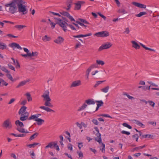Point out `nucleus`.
I'll list each match as a JSON object with an SVG mask.
<instances>
[{
  "instance_id": "f257e3e1",
  "label": "nucleus",
  "mask_w": 159,
  "mask_h": 159,
  "mask_svg": "<svg viewBox=\"0 0 159 159\" xmlns=\"http://www.w3.org/2000/svg\"><path fill=\"white\" fill-rule=\"evenodd\" d=\"M49 94L50 93L49 91L46 90L44 92L43 95L41 96V97L43 98V101L45 102L44 105L45 106H40L39 108L44 110L48 112H54L55 111L47 107H53V105L50 102L51 99L49 97Z\"/></svg>"
},
{
  "instance_id": "f03ea898",
  "label": "nucleus",
  "mask_w": 159,
  "mask_h": 159,
  "mask_svg": "<svg viewBox=\"0 0 159 159\" xmlns=\"http://www.w3.org/2000/svg\"><path fill=\"white\" fill-rule=\"evenodd\" d=\"M16 5L17 4L15 0H13L10 3L5 4V6L7 7H9V11L12 14H14L16 12L17 10Z\"/></svg>"
},
{
  "instance_id": "7ed1b4c3",
  "label": "nucleus",
  "mask_w": 159,
  "mask_h": 159,
  "mask_svg": "<svg viewBox=\"0 0 159 159\" xmlns=\"http://www.w3.org/2000/svg\"><path fill=\"white\" fill-rule=\"evenodd\" d=\"M54 19L56 24L59 25V26L61 27L65 32H66L67 31V30L66 28L67 25V22L66 21H63L61 19L59 18H54Z\"/></svg>"
},
{
  "instance_id": "20e7f679",
  "label": "nucleus",
  "mask_w": 159,
  "mask_h": 159,
  "mask_svg": "<svg viewBox=\"0 0 159 159\" xmlns=\"http://www.w3.org/2000/svg\"><path fill=\"white\" fill-rule=\"evenodd\" d=\"M18 11L19 12H22V14H25L27 13L26 6L22 4V3H17Z\"/></svg>"
},
{
  "instance_id": "39448f33",
  "label": "nucleus",
  "mask_w": 159,
  "mask_h": 159,
  "mask_svg": "<svg viewBox=\"0 0 159 159\" xmlns=\"http://www.w3.org/2000/svg\"><path fill=\"white\" fill-rule=\"evenodd\" d=\"M94 129L98 132L96 134L97 137L95 138V140L97 141L100 143V144H102L103 148H105V144H103L102 142V139L101 137V134L99 132V130L98 128L97 127H95L94 128Z\"/></svg>"
},
{
  "instance_id": "423d86ee",
  "label": "nucleus",
  "mask_w": 159,
  "mask_h": 159,
  "mask_svg": "<svg viewBox=\"0 0 159 159\" xmlns=\"http://www.w3.org/2000/svg\"><path fill=\"white\" fill-rule=\"evenodd\" d=\"M112 46L110 43L107 42L102 44L98 48V51H101L102 50L107 49L110 48Z\"/></svg>"
},
{
  "instance_id": "0eeeda50",
  "label": "nucleus",
  "mask_w": 159,
  "mask_h": 159,
  "mask_svg": "<svg viewBox=\"0 0 159 159\" xmlns=\"http://www.w3.org/2000/svg\"><path fill=\"white\" fill-rule=\"evenodd\" d=\"M2 126L6 128H11L12 127V125L10 120L9 119H7L6 120L3 122L2 124Z\"/></svg>"
},
{
  "instance_id": "6e6552de",
  "label": "nucleus",
  "mask_w": 159,
  "mask_h": 159,
  "mask_svg": "<svg viewBox=\"0 0 159 159\" xmlns=\"http://www.w3.org/2000/svg\"><path fill=\"white\" fill-rule=\"evenodd\" d=\"M60 13L62 15L66 16L67 18H68L71 21H75V20L73 18V17L71 16L70 14L66 11H62V12H61Z\"/></svg>"
},
{
  "instance_id": "1a4fd4ad",
  "label": "nucleus",
  "mask_w": 159,
  "mask_h": 159,
  "mask_svg": "<svg viewBox=\"0 0 159 159\" xmlns=\"http://www.w3.org/2000/svg\"><path fill=\"white\" fill-rule=\"evenodd\" d=\"M81 85V81L80 80H78L73 82L70 86V87L73 88L76 87L80 86Z\"/></svg>"
},
{
  "instance_id": "9d476101",
  "label": "nucleus",
  "mask_w": 159,
  "mask_h": 159,
  "mask_svg": "<svg viewBox=\"0 0 159 159\" xmlns=\"http://www.w3.org/2000/svg\"><path fill=\"white\" fill-rule=\"evenodd\" d=\"M64 39L61 36H59L58 38L54 41V42L57 44H61L63 42Z\"/></svg>"
},
{
  "instance_id": "9b49d317",
  "label": "nucleus",
  "mask_w": 159,
  "mask_h": 159,
  "mask_svg": "<svg viewBox=\"0 0 159 159\" xmlns=\"http://www.w3.org/2000/svg\"><path fill=\"white\" fill-rule=\"evenodd\" d=\"M24 115L21 116L20 117V120L24 121L26 120L27 119H28V117L29 116V113L28 112H25L24 113Z\"/></svg>"
},
{
  "instance_id": "f8f14e48",
  "label": "nucleus",
  "mask_w": 159,
  "mask_h": 159,
  "mask_svg": "<svg viewBox=\"0 0 159 159\" xmlns=\"http://www.w3.org/2000/svg\"><path fill=\"white\" fill-rule=\"evenodd\" d=\"M26 109L27 107L25 106H23L22 107L19 111L18 114L19 115L21 114V116L24 115Z\"/></svg>"
},
{
  "instance_id": "ddd939ff",
  "label": "nucleus",
  "mask_w": 159,
  "mask_h": 159,
  "mask_svg": "<svg viewBox=\"0 0 159 159\" xmlns=\"http://www.w3.org/2000/svg\"><path fill=\"white\" fill-rule=\"evenodd\" d=\"M9 46L11 48H16L18 49L21 50L22 48L20 46V45L16 43H12L11 44H9Z\"/></svg>"
},
{
  "instance_id": "4468645a",
  "label": "nucleus",
  "mask_w": 159,
  "mask_h": 159,
  "mask_svg": "<svg viewBox=\"0 0 159 159\" xmlns=\"http://www.w3.org/2000/svg\"><path fill=\"white\" fill-rule=\"evenodd\" d=\"M56 145V143L53 142H52L49 143L48 145L45 147V148L47 149L49 148H52L55 146Z\"/></svg>"
},
{
  "instance_id": "2eb2a0df",
  "label": "nucleus",
  "mask_w": 159,
  "mask_h": 159,
  "mask_svg": "<svg viewBox=\"0 0 159 159\" xmlns=\"http://www.w3.org/2000/svg\"><path fill=\"white\" fill-rule=\"evenodd\" d=\"M30 81V79H28L26 80H24L20 82L18 85L16 87L17 88H19L20 87L23 86L25 85L27 82H29Z\"/></svg>"
},
{
  "instance_id": "dca6fc26",
  "label": "nucleus",
  "mask_w": 159,
  "mask_h": 159,
  "mask_svg": "<svg viewBox=\"0 0 159 159\" xmlns=\"http://www.w3.org/2000/svg\"><path fill=\"white\" fill-rule=\"evenodd\" d=\"M150 86L148 87V86L144 85L143 86H140V91H144L147 89L150 90Z\"/></svg>"
},
{
  "instance_id": "f3484780",
  "label": "nucleus",
  "mask_w": 159,
  "mask_h": 159,
  "mask_svg": "<svg viewBox=\"0 0 159 159\" xmlns=\"http://www.w3.org/2000/svg\"><path fill=\"white\" fill-rule=\"evenodd\" d=\"M140 137H141L140 138L141 139L149 138H151L152 139H153V135L152 134H145V135H141V134L140 133Z\"/></svg>"
},
{
  "instance_id": "a211bd4d",
  "label": "nucleus",
  "mask_w": 159,
  "mask_h": 159,
  "mask_svg": "<svg viewBox=\"0 0 159 159\" xmlns=\"http://www.w3.org/2000/svg\"><path fill=\"white\" fill-rule=\"evenodd\" d=\"M84 2L82 1H79L78 2L75 3V9L79 10L81 7V4L84 3Z\"/></svg>"
},
{
  "instance_id": "6ab92c4d",
  "label": "nucleus",
  "mask_w": 159,
  "mask_h": 159,
  "mask_svg": "<svg viewBox=\"0 0 159 159\" xmlns=\"http://www.w3.org/2000/svg\"><path fill=\"white\" fill-rule=\"evenodd\" d=\"M132 45V47L135 48L136 49H137L139 48V45L135 41H131Z\"/></svg>"
},
{
  "instance_id": "aec40b11",
  "label": "nucleus",
  "mask_w": 159,
  "mask_h": 159,
  "mask_svg": "<svg viewBox=\"0 0 159 159\" xmlns=\"http://www.w3.org/2000/svg\"><path fill=\"white\" fill-rule=\"evenodd\" d=\"M35 121H36L37 124L39 125H42L44 122V120L40 118L35 119Z\"/></svg>"
},
{
  "instance_id": "412c9836",
  "label": "nucleus",
  "mask_w": 159,
  "mask_h": 159,
  "mask_svg": "<svg viewBox=\"0 0 159 159\" xmlns=\"http://www.w3.org/2000/svg\"><path fill=\"white\" fill-rule=\"evenodd\" d=\"M85 103L88 105L90 104H94L95 103L93 99H89L88 100H86Z\"/></svg>"
},
{
  "instance_id": "4be33fe9",
  "label": "nucleus",
  "mask_w": 159,
  "mask_h": 159,
  "mask_svg": "<svg viewBox=\"0 0 159 159\" xmlns=\"http://www.w3.org/2000/svg\"><path fill=\"white\" fill-rule=\"evenodd\" d=\"M15 124L17 126H19L20 128L23 127L24 126L23 123L19 120H17L15 121Z\"/></svg>"
},
{
  "instance_id": "5701e85b",
  "label": "nucleus",
  "mask_w": 159,
  "mask_h": 159,
  "mask_svg": "<svg viewBox=\"0 0 159 159\" xmlns=\"http://www.w3.org/2000/svg\"><path fill=\"white\" fill-rule=\"evenodd\" d=\"M86 103L85 102L80 107L78 110V111H80L82 110H84L85 108L87 106V105L86 104Z\"/></svg>"
},
{
  "instance_id": "b1692460",
  "label": "nucleus",
  "mask_w": 159,
  "mask_h": 159,
  "mask_svg": "<svg viewBox=\"0 0 159 159\" xmlns=\"http://www.w3.org/2000/svg\"><path fill=\"white\" fill-rule=\"evenodd\" d=\"M102 37H105L109 36V33L107 31H102Z\"/></svg>"
},
{
  "instance_id": "393cba45",
  "label": "nucleus",
  "mask_w": 159,
  "mask_h": 159,
  "mask_svg": "<svg viewBox=\"0 0 159 159\" xmlns=\"http://www.w3.org/2000/svg\"><path fill=\"white\" fill-rule=\"evenodd\" d=\"M25 95L26 96L27 98L28 102H30L32 100V98L30 93L28 92Z\"/></svg>"
},
{
  "instance_id": "a878e982",
  "label": "nucleus",
  "mask_w": 159,
  "mask_h": 159,
  "mask_svg": "<svg viewBox=\"0 0 159 159\" xmlns=\"http://www.w3.org/2000/svg\"><path fill=\"white\" fill-rule=\"evenodd\" d=\"M51 39V38L50 37H48L47 35H45L42 38V40L44 42L48 41Z\"/></svg>"
},
{
  "instance_id": "bb28decb",
  "label": "nucleus",
  "mask_w": 159,
  "mask_h": 159,
  "mask_svg": "<svg viewBox=\"0 0 159 159\" xmlns=\"http://www.w3.org/2000/svg\"><path fill=\"white\" fill-rule=\"evenodd\" d=\"M25 27L26 26L22 25H17L15 26V27L19 30Z\"/></svg>"
},
{
  "instance_id": "cd10ccee",
  "label": "nucleus",
  "mask_w": 159,
  "mask_h": 159,
  "mask_svg": "<svg viewBox=\"0 0 159 159\" xmlns=\"http://www.w3.org/2000/svg\"><path fill=\"white\" fill-rule=\"evenodd\" d=\"M140 45L142 46L144 48L147 50H149L151 51L155 52V51L154 49H152L150 48H148L145 46V45H144L143 44L140 43Z\"/></svg>"
},
{
  "instance_id": "c85d7f7f",
  "label": "nucleus",
  "mask_w": 159,
  "mask_h": 159,
  "mask_svg": "<svg viewBox=\"0 0 159 159\" xmlns=\"http://www.w3.org/2000/svg\"><path fill=\"white\" fill-rule=\"evenodd\" d=\"M6 76L9 79H10L11 81L12 82L15 81L16 80V79H13L12 76L10 74L7 73V74Z\"/></svg>"
},
{
  "instance_id": "c756f323",
  "label": "nucleus",
  "mask_w": 159,
  "mask_h": 159,
  "mask_svg": "<svg viewBox=\"0 0 159 159\" xmlns=\"http://www.w3.org/2000/svg\"><path fill=\"white\" fill-rule=\"evenodd\" d=\"M142 9H144L145 11H148L146 9V5L140 3V11H142Z\"/></svg>"
},
{
  "instance_id": "7c9ffc66",
  "label": "nucleus",
  "mask_w": 159,
  "mask_h": 159,
  "mask_svg": "<svg viewBox=\"0 0 159 159\" xmlns=\"http://www.w3.org/2000/svg\"><path fill=\"white\" fill-rule=\"evenodd\" d=\"M39 135V134L38 133H35L34 134L31 135L30 139L29 140H31L34 139H35L37 136H38Z\"/></svg>"
},
{
  "instance_id": "2f4dec72",
  "label": "nucleus",
  "mask_w": 159,
  "mask_h": 159,
  "mask_svg": "<svg viewBox=\"0 0 159 159\" xmlns=\"http://www.w3.org/2000/svg\"><path fill=\"white\" fill-rule=\"evenodd\" d=\"M6 47L7 46L5 43L0 42V49L3 50L6 48Z\"/></svg>"
},
{
  "instance_id": "473e14b6",
  "label": "nucleus",
  "mask_w": 159,
  "mask_h": 159,
  "mask_svg": "<svg viewBox=\"0 0 159 159\" xmlns=\"http://www.w3.org/2000/svg\"><path fill=\"white\" fill-rule=\"evenodd\" d=\"M96 63L98 65L103 66L105 64V62L104 61L99 60H97L96 61Z\"/></svg>"
},
{
  "instance_id": "72a5a7b5",
  "label": "nucleus",
  "mask_w": 159,
  "mask_h": 159,
  "mask_svg": "<svg viewBox=\"0 0 159 159\" xmlns=\"http://www.w3.org/2000/svg\"><path fill=\"white\" fill-rule=\"evenodd\" d=\"M109 89V86H107L105 88L102 89H101V91L104 93H107Z\"/></svg>"
},
{
  "instance_id": "f704fd0d",
  "label": "nucleus",
  "mask_w": 159,
  "mask_h": 159,
  "mask_svg": "<svg viewBox=\"0 0 159 159\" xmlns=\"http://www.w3.org/2000/svg\"><path fill=\"white\" fill-rule=\"evenodd\" d=\"M117 12L119 13H122L123 14L127 13V11L124 9H119L118 10Z\"/></svg>"
},
{
  "instance_id": "c9c22d12",
  "label": "nucleus",
  "mask_w": 159,
  "mask_h": 159,
  "mask_svg": "<svg viewBox=\"0 0 159 159\" xmlns=\"http://www.w3.org/2000/svg\"><path fill=\"white\" fill-rule=\"evenodd\" d=\"M30 57H37L38 53L37 52H32L31 53L30 52Z\"/></svg>"
},
{
  "instance_id": "e433bc0d",
  "label": "nucleus",
  "mask_w": 159,
  "mask_h": 159,
  "mask_svg": "<svg viewBox=\"0 0 159 159\" xmlns=\"http://www.w3.org/2000/svg\"><path fill=\"white\" fill-rule=\"evenodd\" d=\"M39 144V143H33V144H29L27 145V147H29L30 148H34L35 147V146Z\"/></svg>"
},
{
  "instance_id": "4c0bfd02",
  "label": "nucleus",
  "mask_w": 159,
  "mask_h": 159,
  "mask_svg": "<svg viewBox=\"0 0 159 159\" xmlns=\"http://www.w3.org/2000/svg\"><path fill=\"white\" fill-rule=\"evenodd\" d=\"M105 80L103 81H98L96 82V83L94 85L93 87L94 88H96L99 85L102 83L103 82H104Z\"/></svg>"
},
{
  "instance_id": "58836bf2",
  "label": "nucleus",
  "mask_w": 159,
  "mask_h": 159,
  "mask_svg": "<svg viewBox=\"0 0 159 159\" xmlns=\"http://www.w3.org/2000/svg\"><path fill=\"white\" fill-rule=\"evenodd\" d=\"M16 129L21 133H24V132H25V129L24 128H20L19 127H17L16 128Z\"/></svg>"
},
{
  "instance_id": "ea45409f",
  "label": "nucleus",
  "mask_w": 159,
  "mask_h": 159,
  "mask_svg": "<svg viewBox=\"0 0 159 159\" xmlns=\"http://www.w3.org/2000/svg\"><path fill=\"white\" fill-rule=\"evenodd\" d=\"M92 34L91 33H90L88 34H79V38H81V37H85L87 36H91L92 35Z\"/></svg>"
},
{
  "instance_id": "a19ab883",
  "label": "nucleus",
  "mask_w": 159,
  "mask_h": 159,
  "mask_svg": "<svg viewBox=\"0 0 159 159\" xmlns=\"http://www.w3.org/2000/svg\"><path fill=\"white\" fill-rule=\"evenodd\" d=\"M98 116H102L107 117L108 118H112V117L111 116H110V115H109L108 114H100L99 115H98Z\"/></svg>"
},
{
  "instance_id": "79ce46f5",
  "label": "nucleus",
  "mask_w": 159,
  "mask_h": 159,
  "mask_svg": "<svg viewBox=\"0 0 159 159\" xmlns=\"http://www.w3.org/2000/svg\"><path fill=\"white\" fill-rule=\"evenodd\" d=\"M95 102L97 103H98V104H97V105L99 106V107L102 106L103 104V102L102 100L96 101Z\"/></svg>"
},
{
  "instance_id": "37998d69",
  "label": "nucleus",
  "mask_w": 159,
  "mask_h": 159,
  "mask_svg": "<svg viewBox=\"0 0 159 159\" xmlns=\"http://www.w3.org/2000/svg\"><path fill=\"white\" fill-rule=\"evenodd\" d=\"M148 11H141L140 12V17H141L143 16L146 15L148 14Z\"/></svg>"
},
{
  "instance_id": "c03bdc74",
  "label": "nucleus",
  "mask_w": 159,
  "mask_h": 159,
  "mask_svg": "<svg viewBox=\"0 0 159 159\" xmlns=\"http://www.w3.org/2000/svg\"><path fill=\"white\" fill-rule=\"evenodd\" d=\"M79 20L81 22H82V23L85 24H89V23L86 20L83 19H81L80 18L79 19Z\"/></svg>"
},
{
  "instance_id": "a18cd8bd",
  "label": "nucleus",
  "mask_w": 159,
  "mask_h": 159,
  "mask_svg": "<svg viewBox=\"0 0 159 159\" xmlns=\"http://www.w3.org/2000/svg\"><path fill=\"white\" fill-rule=\"evenodd\" d=\"M37 118L36 117V115H31L30 117H29L28 120H35V119H37Z\"/></svg>"
},
{
  "instance_id": "49530a36",
  "label": "nucleus",
  "mask_w": 159,
  "mask_h": 159,
  "mask_svg": "<svg viewBox=\"0 0 159 159\" xmlns=\"http://www.w3.org/2000/svg\"><path fill=\"white\" fill-rule=\"evenodd\" d=\"M123 95H126L129 99H134V98L133 97L130 96L126 93H124Z\"/></svg>"
},
{
  "instance_id": "de8ad7c7",
  "label": "nucleus",
  "mask_w": 159,
  "mask_h": 159,
  "mask_svg": "<svg viewBox=\"0 0 159 159\" xmlns=\"http://www.w3.org/2000/svg\"><path fill=\"white\" fill-rule=\"evenodd\" d=\"M102 31H101L100 32L96 33L95 34H94V35L97 36V37H102Z\"/></svg>"
},
{
  "instance_id": "09e8293b",
  "label": "nucleus",
  "mask_w": 159,
  "mask_h": 159,
  "mask_svg": "<svg viewBox=\"0 0 159 159\" xmlns=\"http://www.w3.org/2000/svg\"><path fill=\"white\" fill-rule=\"evenodd\" d=\"M76 22L77 23V24H79L80 25H81L82 26H84L85 27H87V26L85 25H84V23H82V22H80V21H76Z\"/></svg>"
},
{
  "instance_id": "8fccbe9b",
  "label": "nucleus",
  "mask_w": 159,
  "mask_h": 159,
  "mask_svg": "<svg viewBox=\"0 0 159 159\" xmlns=\"http://www.w3.org/2000/svg\"><path fill=\"white\" fill-rule=\"evenodd\" d=\"M132 137L134 139H135L136 141H138L139 136L137 134H135L133 135Z\"/></svg>"
},
{
  "instance_id": "3c124183",
  "label": "nucleus",
  "mask_w": 159,
  "mask_h": 159,
  "mask_svg": "<svg viewBox=\"0 0 159 159\" xmlns=\"http://www.w3.org/2000/svg\"><path fill=\"white\" fill-rule=\"evenodd\" d=\"M122 125L123 126L126 127L128 128L129 129H131L132 128L131 126L126 123H124Z\"/></svg>"
},
{
  "instance_id": "603ef678",
  "label": "nucleus",
  "mask_w": 159,
  "mask_h": 159,
  "mask_svg": "<svg viewBox=\"0 0 159 159\" xmlns=\"http://www.w3.org/2000/svg\"><path fill=\"white\" fill-rule=\"evenodd\" d=\"M2 83L1 86H2L4 85L7 86L8 84L3 79L2 80Z\"/></svg>"
},
{
  "instance_id": "864d4df0",
  "label": "nucleus",
  "mask_w": 159,
  "mask_h": 159,
  "mask_svg": "<svg viewBox=\"0 0 159 159\" xmlns=\"http://www.w3.org/2000/svg\"><path fill=\"white\" fill-rule=\"evenodd\" d=\"M97 67V65L96 64H93L91 65L90 67H89V68L91 70L92 69L96 68Z\"/></svg>"
},
{
  "instance_id": "5fc2aeb1",
  "label": "nucleus",
  "mask_w": 159,
  "mask_h": 159,
  "mask_svg": "<svg viewBox=\"0 0 159 159\" xmlns=\"http://www.w3.org/2000/svg\"><path fill=\"white\" fill-rule=\"evenodd\" d=\"M1 69L3 71L7 73H9V71L6 68L4 67H2L1 68Z\"/></svg>"
},
{
  "instance_id": "6e6d98bb",
  "label": "nucleus",
  "mask_w": 159,
  "mask_h": 159,
  "mask_svg": "<svg viewBox=\"0 0 159 159\" xmlns=\"http://www.w3.org/2000/svg\"><path fill=\"white\" fill-rule=\"evenodd\" d=\"M17 4V3H22L25 4V2H24L23 0H15Z\"/></svg>"
},
{
  "instance_id": "4d7b16f0",
  "label": "nucleus",
  "mask_w": 159,
  "mask_h": 159,
  "mask_svg": "<svg viewBox=\"0 0 159 159\" xmlns=\"http://www.w3.org/2000/svg\"><path fill=\"white\" fill-rule=\"evenodd\" d=\"M92 122L95 125H98V122L96 119H94L92 120Z\"/></svg>"
},
{
  "instance_id": "13d9d810",
  "label": "nucleus",
  "mask_w": 159,
  "mask_h": 159,
  "mask_svg": "<svg viewBox=\"0 0 159 159\" xmlns=\"http://www.w3.org/2000/svg\"><path fill=\"white\" fill-rule=\"evenodd\" d=\"M148 103L149 105L153 107L155 105V103L151 101H148Z\"/></svg>"
},
{
  "instance_id": "bf43d9fd",
  "label": "nucleus",
  "mask_w": 159,
  "mask_h": 159,
  "mask_svg": "<svg viewBox=\"0 0 159 159\" xmlns=\"http://www.w3.org/2000/svg\"><path fill=\"white\" fill-rule=\"evenodd\" d=\"M30 155L32 159H34L35 158V154L34 151L32 152L31 153H30Z\"/></svg>"
},
{
  "instance_id": "052dcab7",
  "label": "nucleus",
  "mask_w": 159,
  "mask_h": 159,
  "mask_svg": "<svg viewBox=\"0 0 159 159\" xmlns=\"http://www.w3.org/2000/svg\"><path fill=\"white\" fill-rule=\"evenodd\" d=\"M121 133L122 134H125L127 135H129L130 133L129 132H127L125 130H123L121 132Z\"/></svg>"
},
{
  "instance_id": "680f3d73",
  "label": "nucleus",
  "mask_w": 159,
  "mask_h": 159,
  "mask_svg": "<svg viewBox=\"0 0 159 159\" xmlns=\"http://www.w3.org/2000/svg\"><path fill=\"white\" fill-rule=\"evenodd\" d=\"M67 147L71 151L72 150V145L70 143H69L68 144Z\"/></svg>"
},
{
  "instance_id": "e2e57ef3",
  "label": "nucleus",
  "mask_w": 159,
  "mask_h": 159,
  "mask_svg": "<svg viewBox=\"0 0 159 159\" xmlns=\"http://www.w3.org/2000/svg\"><path fill=\"white\" fill-rule=\"evenodd\" d=\"M132 4L137 7H139V3H137L136 2H132Z\"/></svg>"
},
{
  "instance_id": "0e129e2a",
  "label": "nucleus",
  "mask_w": 159,
  "mask_h": 159,
  "mask_svg": "<svg viewBox=\"0 0 159 159\" xmlns=\"http://www.w3.org/2000/svg\"><path fill=\"white\" fill-rule=\"evenodd\" d=\"M98 14L104 20H106V16H104L102 14L98 12Z\"/></svg>"
},
{
  "instance_id": "69168bd1",
  "label": "nucleus",
  "mask_w": 159,
  "mask_h": 159,
  "mask_svg": "<svg viewBox=\"0 0 159 159\" xmlns=\"http://www.w3.org/2000/svg\"><path fill=\"white\" fill-rule=\"evenodd\" d=\"M27 102V101L26 100H24L21 102L20 104L21 105H24L26 104Z\"/></svg>"
},
{
  "instance_id": "338daca9",
  "label": "nucleus",
  "mask_w": 159,
  "mask_h": 159,
  "mask_svg": "<svg viewBox=\"0 0 159 159\" xmlns=\"http://www.w3.org/2000/svg\"><path fill=\"white\" fill-rule=\"evenodd\" d=\"M91 70L89 68L87 69V71H86V75L89 76V72H90Z\"/></svg>"
},
{
  "instance_id": "774afa93",
  "label": "nucleus",
  "mask_w": 159,
  "mask_h": 159,
  "mask_svg": "<svg viewBox=\"0 0 159 159\" xmlns=\"http://www.w3.org/2000/svg\"><path fill=\"white\" fill-rule=\"evenodd\" d=\"M16 68H19L20 67V65L18 61L17 60H16Z\"/></svg>"
}]
</instances>
